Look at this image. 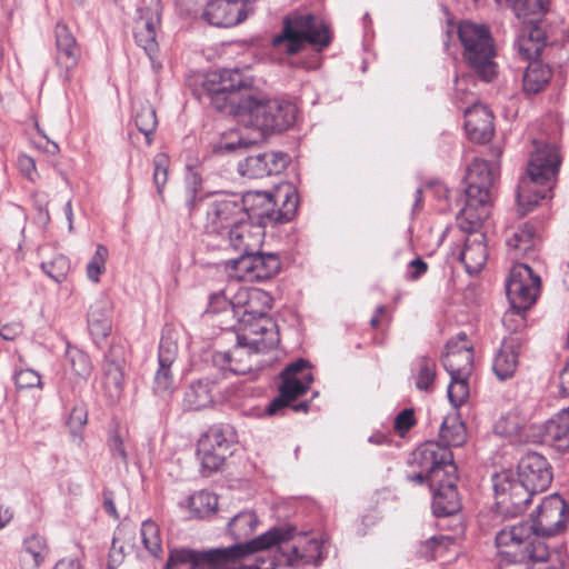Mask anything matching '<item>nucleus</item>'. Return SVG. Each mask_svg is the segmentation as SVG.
<instances>
[{
    "instance_id": "nucleus-1",
    "label": "nucleus",
    "mask_w": 569,
    "mask_h": 569,
    "mask_svg": "<svg viewBox=\"0 0 569 569\" xmlns=\"http://www.w3.org/2000/svg\"><path fill=\"white\" fill-rule=\"evenodd\" d=\"M252 86V76L240 69L212 71L203 81L204 89L211 94L212 106L221 112L234 114L242 124L256 133L252 139L239 137L237 140L221 142V150L232 151L248 147L270 133L287 130L296 120L297 108L290 102L262 94L239 93L240 90L250 89Z\"/></svg>"
},
{
    "instance_id": "nucleus-2",
    "label": "nucleus",
    "mask_w": 569,
    "mask_h": 569,
    "mask_svg": "<svg viewBox=\"0 0 569 569\" xmlns=\"http://www.w3.org/2000/svg\"><path fill=\"white\" fill-rule=\"evenodd\" d=\"M568 519V506L557 493L545 498L532 516L531 522L501 529L496 536L498 549H510L535 561H547L549 550L543 541L563 531Z\"/></svg>"
},
{
    "instance_id": "nucleus-3",
    "label": "nucleus",
    "mask_w": 569,
    "mask_h": 569,
    "mask_svg": "<svg viewBox=\"0 0 569 569\" xmlns=\"http://www.w3.org/2000/svg\"><path fill=\"white\" fill-rule=\"evenodd\" d=\"M552 481L550 465L537 452L525 455L517 476L505 470L493 477L496 507L501 515L515 517L526 510L533 495L548 489Z\"/></svg>"
},
{
    "instance_id": "nucleus-4",
    "label": "nucleus",
    "mask_w": 569,
    "mask_h": 569,
    "mask_svg": "<svg viewBox=\"0 0 569 569\" xmlns=\"http://www.w3.org/2000/svg\"><path fill=\"white\" fill-rule=\"evenodd\" d=\"M233 330L237 333V345L230 351L216 353L214 360L237 375H246L262 367L260 356L279 342L277 327L272 320H262L254 328L243 327L242 330Z\"/></svg>"
},
{
    "instance_id": "nucleus-5",
    "label": "nucleus",
    "mask_w": 569,
    "mask_h": 569,
    "mask_svg": "<svg viewBox=\"0 0 569 569\" xmlns=\"http://www.w3.org/2000/svg\"><path fill=\"white\" fill-rule=\"evenodd\" d=\"M558 149L551 144H537L532 152L527 174L518 184L517 203L521 214H526L547 197H551L555 178L560 166Z\"/></svg>"
},
{
    "instance_id": "nucleus-6",
    "label": "nucleus",
    "mask_w": 569,
    "mask_h": 569,
    "mask_svg": "<svg viewBox=\"0 0 569 569\" xmlns=\"http://www.w3.org/2000/svg\"><path fill=\"white\" fill-rule=\"evenodd\" d=\"M498 174V166L475 159L468 167L466 180V203L461 216L472 226L479 224L489 216L491 188Z\"/></svg>"
},
{
    "instance_id": "nucleus-7",
    "label": "nucleus",
    "mask_w": 569,
    "mask_h": 569,
    "mask_svg": "<svg viewBox=\"0 0 569 569\" xmlns=\"http://www.w3.org/2000/svg\"><path fill=\"white\" fill-rule=\"evenodd\" d=\"M330 36L326 24L311 14L292 13L283 19L280 34L273 38V46L288 54L300 52L306 43L328 46Z\"/></svg>"
},
{
    "instance_id": "nucleus-8",
    "label": "nucleus",
    "mask_w": 569,
    "mask_h": 569,
    "mask_svg": "<svg viewBox=\"0 0 569 569\" xmlns=\"http://www.w3.org/2000/svg\"><path fill=\"white\" fill-rule=\"evenodd\" d=\"M463 46V57L469 67L486 82L491 81L497 71L495 48L488 28L471 21H461L458 27Z\"/></svg>"
},
{
    "instance_id": "nucleus-9",
    "label": "nucleus",
    "mask_w": 569,
    "mask_h": 569,
    "mask_svg": "<svg viewBox=\"0 0 569 569\" xmlns=\"http://www.w3.org/2000/svg\"><path fill=\"white\" fill-rule=\"evenodd\" d=\"M246 219L251 217L259 221L290 220L298 207V197L291 184L279 186L274 193L266 191H248L240 197Z\"/></svg>"
},
{
    "instance_id": "nucleus-10",
    "label": "nucleus",
    "mask_w": 569,
    "mask_h": 569,
    "mask_svg": "<svg viewBox=\"0 0 569 569\" xmlns=\"http://www.w3.org/2000/svg\"><path fill=\"white\" fill-rule=\"evenodd\" d=\"M411 462L420 468V471L409 476L410 481L423 483L428 481L430 488L438 483V479L442 476L446 468L451 471L456 470L452 462V452L442 447V445L433 441L421 445L411 455Z\"/></svg>"
},
{
    "instance_id": "nucleus-11",
    "label": "nucleus",
    "mask_w": 569,
    "mask_h": 569,
    "mask_svg": "<svg viewBox=\"0 0 569 569\" xmlns=\"http://www.w3.org/2000/svg\"><path fill=\"white\" fill-rule=\"evenodd\" d=\"M540 286V277L533 273L528 264H515L506 284L507 297L510 301L512 312H507L503 317V321L506 322L515 312L518 315L529 309L537 301Z\"/></svg>"
},
{
    "instance_id": "nucleus-12",
    "label": "nucleus",
    "mask_w": 569,
    "mask_h": 569,
    "mask_svg": "<svg viewBox=\"0 0 569 569\" xmlns=\"http://www.w3.org/2000/svg\"><path fill=\"white\" fill-rule=\"evenodd\" d=\"M272 298L268 292L257 288H240L233 295V329L254 328L262 320H271L267 313L271 309Z\"/></svg>"
},
{
    "instance_id": "nucleus-13",
    "label": "nucleus",
    "mask_w": 569,
    "mask_h": 569,
    "mask_svg": "<svg viewBox=\"0 0 569 569\" xmlns=\"http://www.w3.org/2000/svg\"><path fill=\"white\" fill-rule=\"evenodd\" d=\"M246 218L240 197L227 194L208 203L204 228L208 232L223 236L237 222Z\"/></svg>"
},
{
    "instance_id": "nucleus-14",
    "label": "nucleus",
    "mask_w": 569,
    "mask_h": 569,
    "mask_svg": "<svg viewBox=\"0 0 569 569\" xmlns=\"http://www.w3.org/2000/svg\"><path fill=\"white\" fill-rule=\"evenodd\" d=\"M231 453L230 442L218 427L209 428L198 440L197 458L203 476L218 471Z\"/></svg>"
},
{
    "instance_id": "nucleus-15",
    "label": "nucleus",
    "mask_w": 569,
    "mask_h": 569,
    "mask_svg": "<svg viewBox=\"0 0 569 569\" xmlns=\"http://www.w3.org/2000/svg\"><path fill=\"white\" fill-rule=\"evenodd\" d=\"M306 367L307 362L300 359L289 365L282 371L280 393L267 408L269 415H274L278 410L289 406L293 400L307 392L312 381V376L303 372Z\"/></svg>"
},
{
    "instance_id": "nucleus-16",
    "label": "nucleus",
    "mask_w": 569,
    "mask_h": 569,
    "mask_svg": "<svg viewBox=\"0 0 569 569\" xmlns=\"http://www.w3.org/2000/svg\"><path fill=\"white\" fill-rule=\"evenodd\" d=\"M271 530L286 532L287 537L263 548V550L292 539V546L284 551L290 566L300 567L302 565L317 563L321 559V542L318 539L310 538L303 533L295 536L291 528H272ZM259 551H262V549Z\"/></svg>"
},
{
    "instance_id": "nucleus-17",
    "label": "nucleus",
    "mask_w": 569,
    "mask_h": 569,
    "mask_svg": "<svg viewBox=\"0 0 569 569\" xmlns=\"http://www.w3.org/2000/svg\"><path fill=\"white\" fill-rule=\"evenodd\" d=\"M247 14L242 0H211L206 4L202 17L211 26L230 28L242 22Z\"/></svg>"
},
{
    "instance_id": "nucleus-18",
    "label": "nucleus",
    "mask_w": 569,
    "mask_h": 569,
    "mask_svg": "<svg viewBox=\"0 0 569 569\" xmlns=\"http://www.w3.org/2000/svg\"><path fill=\"white\" fill-rule=\"evenodd\" d=\"M56 47L59 73L66 81H70L71 72L79 62L80 47L66 24L58 23L56 27Z\"/></svg>"
},
{
    "instance_id": "nucleus-19",
    "label": "nucleus",
    "mask_w": 569,
    "mask_h": 569,
    "mask_svg": "<svg viewBox=\"0 0 569 569\" xmlns=\"http://www.w3.org/2000/svg\"><path fill=\"white\" fill-rule=\"evenodd\" d=\"M456 470L446 468L433 488L432 507L437 516H448L460 510V499L456 487Z\"/></svg>"
},
{
    "instance_id": "nucleus-20",
    "label": "nucleus",
    "mask_w": 569,
    "mask_h": 569,
    "mask_svg": "<svg viewBox=\"0 0 569 569\" xmlns=\"http://www.w3.org/2000/svg\"><path fill=\"white\" fill-rule=\"evenodd\" d=\"M161 4L160 0H151L150 7L141 10L139 19L136 21L134 38L137 43L151 54L157 49L156 36L157 28L160 24Z\"/></svg>"
},
{
    "instance_id": "nucleus-21",
    "label": "nucleus",
    "mask_w": 569,
    "mask_h": 569,
    "mask_svg": "<svg viewBox=\"0 0 569 569\" xmlns=\"http://www.w3.org/2000/svg\"><path fill=\"white\" fill-rule=\"evenodd\" d=\"M465 129L470 140L485 143L493 134V116L483 104L473 103L465 111Z\"/></svg>"
},
{
    "instance_id": "nucleus-22",
    "label": "nucleus",
    "mask_w": 569,
    "mask_h": 569,
    "mask_svg": "<svg viewBox=\"0 0 569 569\" xmlns=\"http://www.w3.org/2000/svg\"><path fill=\"white\" fill-rule=\"evenodd\" d=\"M263 234L261 226L253 224L244 218L226 231L223 237H227L229 246L234 251L249 252V250H259Z\"/></svg>"
},
{
    "instance_id": "nucleus-23",
    "label": "nucleus",
    "mask_w": 569,
    "mask_h": 569,
    "mask_svg": "<svg viewBox=\"0 0 569 569\" xmlns=\"http://www.w3.org/2000/svg\"><path fill=\"white\" fill-rule=\"evenodd\" d=\"M442 361L450 377H469L473 366L472 348L467 343L448 342Z\"/></svg>"
},
{
    "instance_id": "nucleus-24",
    "label": "nucleus",
    "mask_w": 569,
    "mask_h": 569,
    "mask_svg": "<svg viewBox=\"0 0 569 569\" xmlns=\"http://www.w3.org/2000/svg\"><path fill=\"white\" fill-rule=\"evenodd\" d=\"M486 238L482 232L469 233L460 253V260L469 273H478L486 264L488 258Z\"/></svg>"
},
{
    "instance_id": "nucleus-25",
    "label": "nucleus",
    "mask_w": 569,
    "mask_h": 569,
    "mask_svg": "<svg viewBox=\"0 0 569 569\" xmlns=\"http://www.w3.org/2000/svg\"><path fill=\"white\" fill-rule=\"evenodd\" d=\"M112 303L107 297H99L90 306L88 312V327L96 341L104 340L111 332Z\"/></svg>"
},
{
    "instance_id": "nucleus-26",
    "label": "nucleus",
    "mask_w": 569,
    "mask_h": 569,
    "mask_svg": "<svg viewBox=\"0 0 569 569\" xmlns=\"http://www.w3.org/2000/svg\"><path fill=\"white\" fill-rule=\"evenodd\" d=\"M520 340L517 337H509L502 345L493 361V371L500 380L511 378L519 363Z\"/></svg>"
},
{
    "instance_id": "nucleus-27",
    "label": "nucleus",
    "mask_w": 569,
    "mask_h": 569,
    "mask_svg": "<svg viewBox=\"0 0 569 569\" xmlns=\"http://www.w3.org/2000/svg\"><path fill=\"white\" fill-rule=\"evenodd\" d=\"M543 441L557 450L569 449V407L546 422Z\"/></svg>"
},
{
    "instance_id": "nucleus-28",
    "label": "nucleus",
    "mask_w": 569,
    "mask_h": 569,
    "mask_svg": "<svg viewBox=\"0 0 569 569\" xmlns=\"http://www.w3.org/2000/svg\"><path fill=\"white\" fill-rule=\"evenodd\" d=\"M48 555V546L44 537L32 535L24 539L20 552L21 569H39Z\"/></svg>"
},
{
    "instance_id": "nucleus-29",
    "label": "nucleus",
    "mask_w": 569,
    "mask_h": 569,
    "mask_svg": "<svg viewBox=\"0 0 569 569\" xmlns=\"http://www.w3.org/2000/svg\"><path fill=\"white\" fill-rule=\"evenodd\" d=\"M212 555V549L197 551L188 548L171 549L164 569H197Z\"/></svg>"
},
{
    "instance_id": "nucleus-30",
    "label": "nucleus",
    "mask_w": 569,
    "mask_h": 569,
    "mask_svg": "<svg viewBox=\"0 0 569 569\" xmlns=\"http://www.w3.org/2000/svg\"><path fill=\"white\" fill-rule=\"evenodd\" d=\"M498 4L509 6L519 19L538 22L547 11L549 0H496Z\"/></svg>"
},
{
    "instance_id": "nucleus-31",
    "label": "nucleus",
    "mask_w": 569,
    "mask_h": 569,
    "mask_svg": "<svg viewBox=\"0 0 569 569\" xmlns=\"http://www.w3.org/2000/svg\"><path fill=\"white\" fill-rule=\"evenodd\" d=\"M134 123L137 129L146 137L147 144H150L158 120L156 110L148 101L134 102Z\"/></svg>"
},
{
    "instance_id": "nucleus-32",
    "label": "nucleus",
    "mask_w": 569,
    "mask_h": 569,
    "mask_svg": "<svg viewBox=\"0 0 569 569\" xmlns=\"http://www.w3.org/2000/svg\"><path fill=\"white\" fill-rule=\"evenodd\" d=\"M551 78V70L539 61H532L523 74V89L528 93L541 91Z\"/></svg>"
},
{
    "instance_id": "nucleus-33",
    "label": "nucleus",
    "mask_w": 569,
    "mask_h": 569,
    "mask_svg": "<svg viewBox=\"0 0 569 569\" xmlns=\"http://www.w3.org/2000/svg\"><path fill=\"white\" fill-rule=\"evenodd\" d=\"M258 250H249V252H239L240 256L236 259H230L226 269L230 278L238 281L253 282V253Z\"/></svg>"
},
{
    "instance_id": "nucleus-34",
    "label": "nucleus",
    "mask_w": 569,
    "mask_h": 569,
    "mask_svg": "<svg viewBox=\"0 0 569 569\" xmlns=\"http://www.w3.org/2000/svg\"><path fill=\"white\" fill-rule=\"evenodd\" d=\"M440 438L445 442L442 447L448 449V446H461L467 439L465 423L457 415L448 416L443 419L440 427Z\"/></svg>"
},
{
    "instance_id": "nucleus-35",
    "label": "nucleus",
    "mask_w": 569,
    "mask_h": 569,
    "mask_svg": "<svg viewBox=\"0 0 569 569\" xmlns=\"http://www.w3.org/2000/svg\"><path fill=\"white\" fill-rule=\"evenodd\" d=\"M258 525L259 519L253 511H242L228 522L227 531L233 539L241 540L252 535Z\"/></svg>"
},
{
    "instance_id": "nucleus-36",
    "label": "nucleus",
    "mask_w": 569,
    "mask_h": 569,
    "mask_svg": "<svg viewBox=\"0 0 569 569\" xmlns=\"http://www.w3.org/2000/svg\"><path fill=\"white\" fill-rule=\"evenodd\" d=\"M233 298L230 300L224 292H218L210 297L209 312L220 316L219 323L223 329H232L234 323Z\"/></svg>"
},
{
    "instance_id": "nucleus-37",
    "label": "nucleus",
    "mask_w": 569,
    "mask_h": 569,
    "mask_svg": "<svg viewBox=\"0 0 569 569\" xmlns=\"http://www.w3.org/2000/svg\"><path fill=\"white\" fill-rule=\"evenodd\" d=\"M537 243L535 229L529 224L518 228L507 238V246L521 254H528Z\"/></svg>"
},
{
    "instance_id": "nucleus-38",
    "label": "nucleus",
    "mask_w": 569,
    "mask_h": 569,
    "mask_svg": "<svg viewBox=\"0 0 569 569\" xmlns=\"http://www.w3.org/2000/svg\"><path fill=\"white\" fill-rule=\"evenodd\" d=\"M525 425L523 417L518 410H511L501 416L495 425V432L501 437L516 439Z\"/></svg>"
},
{
    "instance_id": "nucleus-39",
    "label": "nucleus",
    "mask_w": 569,
    "mask_h": 569,
    "mask_svg": "<svg viewBox=\"0 0 569 569\" xmlns=\"http://www.w3.org/2000/svg\"><path fill=\"white\" fill-rule=\"evenodd\" d=\"M141 541L146 550L152 557H160L162 555V539L159 526L152 520H146L141 525Z\"/></svg>"
},
{
    "instance_id": "nucleus-40",
    "label": "nucleus",
    "mask_w": 569,
    "mask_h": 569,
    "mask_svg": "<svg viewBox=\"0 0 569 569\" xmlns=\"http://www.w3.org/2000/svg\"><path fill=\"white\" fill-rule=\"evenodd\" d=\"M103 387L111 401L120 398L123 389V372L118 363L110 362L106 366Z\"/></svg>"
},
{
    "instance_id": "nucleus-41",
    "label": "nucleus",
    "mask_w": 569,
    "mask_h": 569,
    "mask_svg": "<svg viewBox=\"0 0 569 569\" xmlns=\"http://www.w3.org/2000/svg\"><path fill=\"white\" fill-rule=\"evenodd\" d=\"M189 507L193 516L203 518L212 515L218 508V498L208 491L193 493L189 499Z\"/></svg>"
},
{
    "instance_id": "nucleus-42",
    "label": "nucleus",
    "mask_w": 569,
    "mask_h": 569,
    "mask_svg": "<svg viewBox=\"0 0 569 569\" xmlns=\"http://www.w3.org/2000/svg\"><path fill=\"white\" fill-rule=\"evenodd\" d=\"M184 402L189 409L200 410L212 403L211 390L208 383L198 381L186 392Z\"/></svg>"
},
{
    "instance_id": "nucleus-43",
    "label": "nucleus",
    "mask_w": 569,
    "mask_h": 569,
    "mask_svg": "<svg viewBox=\"0 0 569 569\" xmlns=\"http://www.w3.org/2000/svg\"><path fill=\"white\" fill-rule=\"evenodd\" d=\"M253 282L271 278L279 270V260L274 254L253 253Z\"/></svg>"
},
{
    "instance_id": "nucleus-44",
    "label": "nucleus",
    "mask_w": 569,
    "mask_h": 569,
    "mask_svg": "<svg viewBox=\"0 0 569 569\" xmlns=\"http://www.w3.org/2000/svg\"><path fill=\"white\" fill-rule=\"evenodd\" d=\"M238 171L241 176L250 179L267 177L268 171L263 153L250 156L247 157L243 161H240L238 164Z\"/></svg>"
},
{
    "instance_id": "nucleus-45",
    "label": "nucleus",
    "mask_w": 569,
    "mask_h": 569,
    "mask_svg": "<svg viewBox=\"0 0 569 569\" xmlns=\"http://www.w3.org/2000/svg\"><path fill=\"white\" fill-rule=\"evenodd\" d=\"M436 378V363L428 358L418 361L416 387L419 390L430 391Z\"/></svg>"
},
{
    "instance_id": "nucleus-46",
    "label": "nucleus",
    "mask_w": 569,
    "mask_h": 569,
    "mask_svg": "<svg viewBox=\"0 0 569 569\" xmlns=\"http://www.w3.org/2000/svg\"><path fill=\"white\" fill-rule=\"evenodd\" d=\"M475 77L470 73L457 77L455 81V99L461 102L476 103L475 89H476Z\"/></svg>"
},
{
    "instance_id": "nucleus-47",
    "label": "nucleus",
    "mask_w": 569,
    "mask_h": 569,
    "mask_svg": "<svg viewBox=\"0 0 569 569\" xmlns=\"http://www.w3.org/2000/svg\"><path fill=\"white\" fill-rule=\"evenodd\" d=\"M499 569H529L531 563H536L530 557H522L510 549H498Z\"/></svg>"
},
{
    "instance_id": "nucleus-48",
    "label": "nucleus",
    "mask_w": 569,
    "mask_h": 569,
    "mask_svg": "<svg viewBox=\"0 0 569 569\" xmlns=\"http://www.w3.org/2000/svg\"><path fill=\"white\" fill-rule=\"evenodd\" d=\"M172 365L159 363V369L154 376L153 390L156 393L164 396L171 393L176 387V381L171 370Z\"/></svg>"
},
{
    "instance_id": "nucleus-49",
    "label": "nucleus",
    "mask_w": 569,
    "mask_h": 569,
    "mask_svg": "<svg viewBox=\"0 0 569 569\" xmlns=\"http://www.w3.org/2000/svg\"><path fill=\"white\" fill-rule=\"evenodd\" d=\"M448 398L453 408H459L469 397L468 377H450Z\"/></svg>"
},
{
    "instance_id": "nucleus-50",
    "label": "nucleus",
    "mask_w": 569,
    "mask_h": 569,
    "mask_svg": "<svg viewBox=\"0 0 569 569\" xmlns=\"http://www.w3.org/2000/svg\"><path fill=\"white\" fill-rule=\"evenodd\" d=\"M108 259V249L98 244L96 252L87 266V277L92 282H99L100 276L106 271V262Z\"/></svg>"
},
{
    "instance_id": "nucleus-51",
    "label": "nucleus",
    "mask_w": 569,
    "mask_h": 569,
    "mask_svg": "<svg viewBox=\"0 0 569 569\" xmlns=\"http://www.w3.org/2000/svg\"><path fill=\"white\" fill-rule=\"evenodd\" d=\"M178 355V343L171 331L162 335L159 346V363L173 365Z\"/></svg>"
},
{
    "instance_id": "nucleus-52",
    "label": "nucleus",
    "mask_w": 569,
    "mask_h": 569,
    "mask_svg": "<svg viewBox=\"0 0 569 569\" xmlns=\"http://www.w3.org/2000/svg\"><path fill=\"white\" fill-rule=\"evenodd\" d=\"M41 267L51 279L61 282L69 271V260L64 256H57L51 261L42 262Z\"/></svg>"
},
{
    "instance_id": "nucleus-53",
    "label": "nucleus",
    "mask_w": 569,
    "mask_h": 569,
    "mask_svg": "<svg viewBox=\"0 0 569 569\" xmlns=\"http://www.w3.org/2000/svg\"><path fill=\"white\" fill-rule=\"evenodd\" d=\"M153 182L158 194L162 197L163 188L168 180L169 158L164 153H158L153 159Z\"/></svg>"
},
{
    "instance_id": "nucleus-54",
    "label": "nucleus",
    "mask_w": 569,
    "mask_h": 569,
    "mask_svg": "<svg viewBox=\"0 0 569 569\" xmlns=\"http://www.w3.org/2000/svg\"><path fill=\"white\" fill-rule=\"evenodd\" d=\"M67 356L70 361L72 371L80 378H88L91 372V362L88 355L81 350L73 349L69 350Z\"/></svg>"
},
{
    "instance_id": "nucleus-55",
    "label": "nucleus",
    "mask_w": 569,
    "mask_h": 569,
    "mask_svg": "<svg viewBox=\"0 0 569 569\" xmlns=\"http://www.w3.org/2000/svg\"><path fill=\"white\" fill-rule=\"evenodd\" d=\"M452 541L450 537H432L421 546L420 553L428 559H436Z\"/></svg>"
},
{
    "instance_id": "nucleus-56",
    "label": "nucleus",
    "mask_w": 569,
    "mask_h": 569,
    "mask_svg": "<svg viewBox=\"0 0 569 569\" xmlns=\"http://www.w3.org/2000/svg\"><path fill=\"white\" fill-rule=\"evenodd\" d=\"M14 380H16L17 387L20 389L34 388V387L41 388L42 387L40 375L32 369L19 370L16 373Z\"/></svg>"
},
{
    "instance_id": "nucleus-57",
    "label": "nucleus",
    "mask_w": 569,
    "mask_h": 569,
    "mask_svg": "<svg viewBox=\"0 0 569 569\" xmlns=\"http://www.w3.org/2000/svg\"><path fill=\"white\" fill-rule=\"evenodd\" d=\"M88 419V412L83 405H77L73 407L69 415L67 425L73 435H77L86 426Z\"/></svg>"
},
{
    "instance_id": "nucleus-58",
    "label": "nucleus",
    "mask_w": 569,
    "mask_h": 569,
    "mask_svg": "<svg viewBox=\"0 0 569 569\" xmlns=\"http://www.w3.org/2000/svg\"><path fill=\"white\" fill-rule=\"evenodd\" d=\"M268 176L280 173L288 164L289 157L282 152H264Z\"/></svg>"
},
{
    "instance_id": "nucleus-59",
    "label": "nucleus",
    "mask_w": 569,
    "mask_h": 569,
    "mask_svg": "<svg viewBox=\"0 0 569 569\" xmlns=\"http://www.w3.org/2000/svg\"><path fill=\"white\" fill-rule=\"evenodd\" d=\"M526 27L521 34H523L527 39H530L535 44L543 48L546 46V32L543 28L538 22H529V20H523Z\"/></svg>"
},
{
    "instance_id": "nucleus-60",
    "label": "nucleus",
    "mask_w": 569,
    "mask_h": 569,
    "mask_svg": "<svg viewBox=\"0 0 569 569\" xmlns=\"http://www.w3.org/2000/svg\"><path fill=\"white\" fill-rule=\"evenodd\" d=\"M519 53L525 59H536L540 56L543 48L535 44L530 39H527L523 34H520L517 40Z\"/></svg>"
},
{
    "instance_id": "nucleus-61",
    "label": "nucleus",
    "mask_w": 569,
    "mask_h": 569,
    "mask_svg": "<svg viewBox=\"0 0 569 569\" xmlns=\"http://www.w3.org/2000/svg\"><path fill=\"white\" fill-rule=\"evenodd\" d=\"M415 415L412 409H405L399 412L395 419V430L403 436L413 425H415Z\"/></svg>"
},
{
    "instance_id": "nucleus-62",
    "label": "nucleus",
    "mask_w": 569,
    "mask_h": 569,
    "mask_svg": "<svg viewBox=\"0 0 569 569\" xmlns=\"http://www.w3.org/2000/svg\"><path fill=\"white\" fill-rule=\"evenodd\" d=\"M18 166L20 172L29 180V181H36L38 178L37 168H36V161L33 158L21 154L18 158Z\"/></svg>"
},
{
    "instance_id": "nucleus-63",
    "label": "nucleus",
    "mask_w": 569,
    "mask_h": 569,
    "mask_svg": "<svg viewBox=\"0 0 569 569\" xmlns=\"http://www.w3.org/2000/svg\"><path fill=\"white\" fill-rule=\"evenodd\" d=\"M186 179H187V184H188L187 190H186L187 200L190 204H192L196 199L197 192L201 186V179H200L199 174L193 171H190L187 174Z\"/></svg>"
},
{
    "instance_id": "nucleus-64",
    "label": "nucleus",
    "mask_w": 569,
    "mask_h": 569,
    "mask_svg": "<svg viewBox=\"0 0 569 569\" xmlns=\"http://www.w3.org/2000/svg\"><path fill=\"white\" fill-rule=\"evenodd\" d=\"M22 332L20 322H10L0 326V336L6 340H13Z\"/></svg>"
}]
</instances>
